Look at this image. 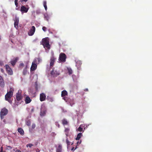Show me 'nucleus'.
Returning a JSON list of instances; mask_svg holds the SVG:
<instances>
[{
  "label": "nucleus",
  "mask_w": 152,
  "mask_h": 152,
  "mask_svg": "<svg viewBox=\"0 0 152 152\" xmlns=\"http://www.w3.org/2000/svg\"><path fill=\"white\" fill-rule=\"evenodd\" d=\"M3 152V148L2 147H1V151H0V152Z\"/></svg>",
  "instance_id": "58836bf2"
},
{
  "label": "nucleus",
  "mask_w": 152,
  "mask_h": 152,
  "mask_svg": "<svg viewBox=\"0 0 152 152\" xmlns=\"http://www.w3.org/2000/svg\"><path fill=\"white\" fill-rule=\"evenodd\" d=\"M56 60V58L55 57L54 53L52 52V55L50 60V68H52L54 65Z\"/></svg>",
  "instance_id": "7ed1b4c3"
},
{
  "label": "nucleus",
  "mask_w": 152,
  "mask_h": 152,
  "mask_svg": "<svg viewBox=\"0 0 152 152\" xmlns=\"http://www.w3.org/2000/svg\"><path fill=\"white\" fill-rule=\"evenodd\" d=\"M66 142L67 145H69L70 144V142L68 140L67 137H66Z\"/></svg>",
  "instance_id": "cd10ccee"
},
{
  "label": "nucleus",
  "mask_w": 152,
  "mask_h": 152,
  "mask_svg": "<svg viewBox=\"0 0 152 152\" xmlns=\"http://www.w3.org/2000/svg\"><path fill=\"white\" fill-rule=\"evenodd\" d=\"M86 91H88V89H86Z\"/></svg>",
  "instance_id": "8fccbe9b"
},
{
  "label": "nucleus",
  "mask_w": 152,
  "mask_h": 152,
  "mask_svg": "<svg viewBox=\"0 0 152 152\" xmlns=\"http://www.w3.org/2000/svg\"><path fill=\"white\" fill-rule=\"evenodd\" d=\"M15 4L16 7H18V2H15Z\"/></svg>",
  "instance_id": "ea45409f"
},
{
  "label": "nucleus",
  "mask_w": 152,
  "mask_h": 152,
  "mask_svg": "<svg viewBox=\"0 0 152 152\" xmlns=\"http://www.w3.org/2000/svg\"><path fill=\"white\" fill-rule=\"evenodd\" d=\"M31 93L32 94V95L33 97H34L35 96V92H33L31 91Z\"/></svg>",
  "instance_id": "c756f323"
},
{
  "label": "nucleus",
  "mask_w": 152,
  "mask_h": 152,
  "mask_svg": "<svg viewBox=\"0 0 152 152\" xmlns=\"http://www.w3.org/2000/svg\"><path fill=\"white\" fill-rule=\"evenodd\" d=\"M16 99L18 101L20 100L22 98V96L20 94L17 93L16 95Z\"/></svg>",
  "instance_id": "dca6fc26"
},
{
  "label": "nucleus",
  "mask_w": 152,
  "mask_h": 152,
  "mask_svg": "<svg viewBox=\"0 0 152 152\" xmlns=\"http://www.w3.org/2000/svg\"><path fill=\"white\" fill-rule=\"evenodd\" d=\"M18 60V57H16L11 60L10 61V62L12 66H14Z\"/></svg>",
  "instance_id": "4468645a"
},
{
  "label": "nucleus",
  "mask_w": 152,
  "mask_h": 152,
  "mask_svg": "<svg viewBox=\"0 0 152 152\" xmlns=\"http://www.w3.org/2000/svg\"><path fill=\"white\" fill-rule=\"evenodd\" d=\"M20 66H22V67L24 66V64L23 63H20Z\"/></svg>",
  "instance_id": "4c0bfd02"
},
{
  "label": "nucleus",
  "mask_w": 152,
  "mask_h": 152,
  "mask_svg": "<svg viewBox=\"0 0 152 152\" xmlns=\"http://www.w3.org/2000/svg\"><path fill=\"white\" fill-rule=\"evenodd\" d=\"M35 88L37 90V81L35 82Z\"/></svg>",
  "instance_id": "7c9ffc66"
},
{
  "label": "nucleus",
  "mask_w": 152,
  "mask_h": 152,
  "mask_svg": "<svg viewBox=\"0 0 152 152\" xmlns=\"http://www.w3.org/2000/svg\"><path fill=\"white\" fill-rule=\"evenodd\" d=\"M3 65V62L2 61H0V65L2 66Z\"/></svg>",
  "instance_id": "473e14b6"
},
{
  "label": "nucleus",
  "mask_w": 152,
  "mask_h": 152,
  "mask_svg": "<svg viewBox=\"0 0 152 152\" xmlns=\"http://www.w3.org/2000/svg\"><path fill=\"white\" fill-rule=\"evenodd\" d=\"M7 149L10 150L12 148L10 146H7Z\"/></svg>",
  "instance_id": "e433bc0d"
},
{
  "label": "nucleus",
  "mask_w": 152,
  "mask_h": 152,
  "mask_svg": "<svg viewBox=\"0 0 152 152\" xmlns=\"http://www.w3.org/2000/svg\"><path fill=\"white\" fill-rule=\"evenodd\" d=\"M36 126L35 125V124H33L32 125V127L33 129H34Z\"/></svg>",
  "instance_id": "c9c22d12"
},
{
  "label": "nucleus",
  "mask_w": 152,
  "mask_h": 152,
  "mask_svg": "<svg viewBox=\"0 0 152 152\" xmlns=\"http://www.w3.org/2000/svg\"><path fill=\"white\" fill-rule=\"evenodd\" d=\"M37 65L34 63L32 62L31 67V72H32L35 70L37 68Z\"/></svg>",
  "instance_id": "f8f14e48"
},
{
  "label": "nucleus",
  "mask_w": 152,
  "mask_h": 152,
  "mask_svg": "<svg viewBox=\"0 0 152 152\" xmlns=\"http://www.w3.org/2000/svg\"><path fill=\"white\" fill-rule=\"evenodd\" d=\"M15 22L14 23V27L16 29L18 28V23L19 22V18L16 16L14 20Z\"/></svg>",
  "instance_id": "0eeeda50"
},
{
  "label": "nucleus",
  "mask_w": 152,
  "mask_h": 152,
  "mask_svg": "<svg viewBox=\"0 0 152 152\" xmlns=\"http://www.w3.org/2000/svg\"><path fill=\"white\" fill-rule=\"evenodd\" d=\"M3 121H4V122H5V120H3Z\"/></svg>",
  "instance_id": "3c124183"
},
{
  "label": "nucleus",
  "mask_w": 152,
  "mask_h": 152,
  "mask_svg": "<svg viewBox=\"0 0 152 152\" xmlns=\"http://www.w3.org/2000/svg\"><path fill=\"white\" fill-rule=\"evenodd\" d=\"M18 0H15V2H18Z\"/></svg>",
  "instance_id": "a18cd8bd"
},
{
  "label": "nucleus",
  "mask_w": 152,
  "mask_h": 152,
  "mask_svg": "<svg viewBox=\"0 0 152 152\" xmlns=\"http://www.w3.org/2000/svg\"><path fill=\"white\" fill-rule=\"evenodd\" d=\"M83 128L81 127V126H80L79 127L78 129V131L81 132L83 131Z\"/></svg>",
  "instance_id": "bb28decb"
},
{
  "label": "nucleus",
  "mask_w": 152,
  "mask_h": 152,
  "mask_svg": "<svg viewBox=\"0 0 152 152\" xmlns=\"http://www.w3.org/2000/svg\"><path fill=\"white\" fill-rule=\"evenodd\" d=\"M51 74L54 77H56L59 75L60 74L57 71L53 69L51 72Z\"/></svg>",
  "instance_id": "1a4fd4ad"
},
{
  "label": "nucleus",
  "mask_w": 152,
  "mask_h": 152,
  "mask_svg": "<svg viewBox=\"0 0 152 152\" xmlns=\"http://www.w3.org/2000/svg\"><path fill=\"white\" fill-rule=\"evenodd\" d=\"M81 141H80V142H79V141H78V142H77V145H78V143H79V144H80V143H81Z\"/></svg>",
  "instance_id": "79ce46f5"
},
{
  "label": "nucleus",
  "mask_w": 152,
  "mask_h": 152,
  "mask_svg": "<svg viewBox=\"0 0 152 152\" xmlns=\"http://www.w3.org/2000/svg\"><path fill=\"white\" fill-rule=\"evenodd\" d=\"M32 146H33V145L31 144H29L26 145V147H29L30 148H31Z\"/></svg>",
  "instance_id": "c85d7f7f"
},
{
  "label": "nucleus",
  "mask_w": 152,
  "mask_h": 152,
  "mask_svg": "<svg viewBox=\"0 0 152 152\" xmlns=\"http://www.w3.org/2000/svg\"><path fill=\"white\" fill-rule=\"evenodd\" d=\"M63 99L65 101H66V97H65L64 96H63Z\"/></svg>",
  "instance_id": "c03bdc74"
},
{
  "label": "nucleus",
  "mask_w": 152,
  "mask_h": 152,
  "mask_svg": "<svg viewBox=\"0 0 152 152\" xmlns=\"http://www.w3.org/2000/svg\"><path fill=\"white\" fill-rule=\"evenodd\" d=\"M70 129L69 128H65V132L66 135V137H67V136L68 135L69 133V132Z\"/></svg>",
  "instance_id": "a211bd4d"
},
{
  "label": "nucleus",
  "mask_w": 152,
  "mask_h": 152,
  "mask_svg": "<svg viewBox=\"0 0 152 152\" xmlns=\"http://www.w3.org/2000/svg\"><path fill=\"white\" fill-rule=\"evenodd\" d=\"M67 92L66 90H63L61 92V96L62 97H63V96H67Z\"/></svg>",
  "instance_id": "f3484780"
},
{
  "label": "nucleus",
  "mask_w": 152,
  "mask_h": 152,
  "mask_svg": "<svg viewBox=\"0 0 152 152\" xmlns=\"http://www.w3.org/2000/svg\"><path fill=\"white\" fill-rule=\"evenodd\" d=\"M6 70L8 73L10 75H12L13 74V72L12 69L8 65H6Z\"/></svg>",
  "instance_id": "6e6552de"
},
{
  "label": "nucleus",
  "mask_w": 152,
  "mask_h": 152,
  "mask_svg": "<svg viewBox=\"0 0 152 152\" xmlns=\"http://www.w3.org/2000/svg\"><path fill=\"white\" fill-rule=\"evenodd\" d=\"M67 69L68 71V73L69 75H71L72 73V71L71 68H67Z\"/></svg>",
  "instance_id": "b1692460"
},
{
  "label": "nucleus",
  "mask_w": 152,
  "mask_h": 152,
  "mask_svg": "<svg viewBox=\"0 0 152 152\" xmlns=\"http://www.w3.org/2000/svg\"><path fill=\"white\" fill-rule=\"evenodd\" d=\"M44 31H45V29H42Z\"/></svg>",
  "instance_id": "de8ad7c7"
},
{
  "label": "nucleus",
  "mask_w": 152,
  "mask_h": 152,
  "mask_svg": "<svg viewBox=\"0 0 152 152\" xmlns=\"http://www.w3.org/2000/svg\"><path fill=\"white\" fill-rule=\"evenodd\" d=\"M27 1H28V0H21V1H22V2H23V1L26 2Z\"/></svg>",
  "instance_id": "37998d69"
},
{
  "label": "nucleus",
  "mask_w": 152,
  "mask_h": 152,
  "mask_svg": "<svg viewBox=\"0 0 152 152\" xmlns=\"http://www.w3.org/2000/svg\"><path fill=\"white\" fill-rule=\"evenodd\" d=\"M66 56L65 54L64 53H61L60 54L58 60L60 62H64L66 61Z\"/></svg>",
  "instance_id": "20e7f679"
},
{
  "label": "nucleus",
  "mask_w": 152,
  "mask_h": 152,
  "mask_svg": "<svg viewBox=\"0 0 152 152\" xmlns=\"http://www.w3.org/2000/svg\"><path fill=\"white\" fill-rule=\"evenodd\" d=\"M62 151V146L59 145L56 149V152H61Z\"/></svg>",
  "instance_id": "aec40b11"
},
{
  "label": "nucleus",
  "mask_w": 152,
  "mask_h": 152,
  "mask_svg": "<svg viewBox=\"0 0 152 152\" xmlns=\"http://www.w3.org/2000/svg\"><path fill=\"white\" fill-rule=\"evenodd\" d=\"M34 111V109L32 108L31 109V112H33Z\"/></svg>",
  "instance_id": "49530a36"
},
{
  "label": "nucleus",
  "mask_w": 152,
  "mask_h": 152,
  "mask_svg": "<svg viewBox=\"0 0 152 152\" xmlns=\"http://www.w3.org/2000/svg\"><path fill=\"white\" fill-rule=\"evenodd\" d=\"M27 72V71L26 70V68H25L23 69V74L24 75H25L26 74Z\"/></svg>",
  "instance_id": "a878e982"
},
{
  "label": "nucleus",
  "mask_w": 152,
  "mask_h": 152,
  "mask_svg": "<svg viewBox=\"0 0 152 152\" xmlns=\"http://www.w3.org/2000/svg\"><path fill=\"white\" fill-rule=\"evenodd\" d=\"M47 99L50 102H52L53 101V98L52 97H49L48 96L47 97Z\"/></svg>",
  "instance_id": "393cba45"
},
{
  "label": "nucleus",
  "mask_w": 152,
  "mask_h": 152,
  "mask_svg": "<svg viewBox=\"0 0 152 152\" xmlns=\"http://www.w3.org/2000/svg\"><path fill=\"white\" fill-rule=\"evenodd\" d=\"M41 44L46 50H49L50 49L49 39L48 37L43 38L42 40Z\"/></svg>",
  "instance_id": "f03ea898"
},
{
  "label": "nucleus",
  "mask_w": 152,
  "mask_h": 152,
  "mask_svg": "<svg viewBox=\"0 0 152 152\" xmlns=\"http://www.w3.org/2000/svg\"><path fill=\"white\" fill-rule=\"evenodd\" d=\"M28 10V9L26 7L24 6H22L20 7V11L22 12H27Z\"/></svg>",
  "instance_id": "9b49d317"
},
{
  "label": "nucleus",
  "mask_w": 152,
  "mask_h": 152,
  "mask_svg": "<svg viewBox=\"0 0 152 152\" xmlns=\"http://www.w3.org/2000/svg\"><path fill=\"white\" fill-rule=\"evenodd\" d=\"M15 152H21V151L19 150H17Z\"/></svg>",
  "instance_id": "a19ab883"
},
{
  "label": "nucleus",
  "mask_w": 152,
  "mask_h": 152,
  "mask_svg": "<svg viewBox=\"0 0 152 152\" xmlns=\"http://www.w3.org/2000/svg\"><path fill=\"white\" fill-rule=\"evenodd\" d=\"M31 101V99L28 96H26L25 99V102L26 103H29Z\"/></svg>",
  "instance_id": "412c9836"
},
{
  "label": "nucleus",
  "mask_w": 152,
  "mask_h": 152,
  "mask_svg": "<svg viewBox=\"0 0 152 152\" xmlns=\"http://www.w3.org/2000/svg\"><path fill=\"white\" fill-rule=\"evenodd\" d=\"M46 96L44 93H42L40 95V100L42 102L45 100Z\"/></svg>",
  "instance_id": "9d476101"
},
{
  "label": "nucleus",
  "mask_w": 152,
  "mask_h": 152,
  "mask_svg": "<svg viewBox=\"0 0 152 152\" xmlns=\"http://www.w3.org/2000/svg\"><path fill=\"white\" fill-rule=\"evenodd\" d=\"M82 136V134L81 133H79L77 136V137L76 138V140H79L81 137Z\"/></svg>",
  "instance_id": "5701e85b"
},
{
  "label": "nucleus",
  "mask_w": 152,
  "mask_h": 152,
  "mask_svg": "<svg viewBox=\"0 0 152 152\" xmlns=\"http://www.w3.org/2000/svg\"><path fill=\"white\" fill-rule=\"evenodd\" d=\"M0 86L1 87H4V80L1 76H0Z\"/></svg>",
  "instance_id": "2eb2a0df"
},
{
  "label": "nucleus",
  "mask_w": 152,
  "mask_h": 152,
  "mask_svg": "<svg viewBox=\"0 0 152 152\" xmlns=\"http://www.w3.org/2000/svg\"><path fill=\"white\" fill-rule=\"evenodd\" d=\"M14 91V90L13 88H10L9 91H7L5 96V100L7 101L11 104L12 103V100L11 98L13 96Z\"/></svg>",
  "instance_id": "f257e3e1"
},
{
  "label": "nucleus",
  "mask_w": 152,
  "mask_h": 152,
  "mask_svg": "<svg viewBox=\"0 0 152 152\" xmlns=\"http://www.w3.org/2000/svg\"><path fill=\"white\" fill-rule=\"evenodd\" d=\"M40 60L39 59V60H38V61H39V62L40 61Z\"/></svg>",
  "instance_id": "09e8293b"
},
{
  "label": "nucleus",
  "mask_w": 152,
  "mask_h": 152,
  "mask_svg": "<svg viewBox=\"0 0 152 152\" xmlns=\"http://www.w3.org/2000/svg\"><path fill=\"white\" fill-rule=\"evenodd\" d=\"M58 126L59 127V125H58Z\"/></svg>",
  "instance_id": "603ef678"
},
{
  "label": "nucleus",
  "mask_w": 152,
  "mask_h": 152,
  "mask_svg": "<svg viewBox=\"0 0 152 152\" xmlns=\"http://www.w3.org/2000/svg\"><path fill=\"white\" fill-rule=\"evenodd\" d=\"M26 124L28 126H29L30 125V121H28L27 122V123H26Z\"/></svg>",
  "instance_id": "2f4dec72"
},
{
  "label": "nucleus",
  "mask_w": 152,
  "mask_h": 152,
  "mask_svg": "<svg viewBox=\"0 0 152 152\" xmlns=\"http://www.w3.org/2000/svg\"><path fill=\"white\" fill-rule=\"evenodd\" d=\"M35 27L34 26H32L31 27V28L30 30L28 31V35L29 36L33 35L34 34L35 31Z\"/></svg>",
  "instance_id": "423d86ee"
},
{
  "label": "nucleus",
  "mask_w": 152,
  "mask_h": 152,
  "mask_svg": "<svg viewBox=\"0 0 152 152\" xmlns=\"http://www.w3.org/2000/svg\"><path fill=\"white\" fill-rule=\"evenodd\" d=\"M47 110L46 108L44 106H42L41 109L40 115L41 117L45 116L47 112Z\"/></svg>",
  "instance_id": "39448f33"
},
{
  "label": "nucleus",
  "mask_w": 152,
  "mask_h": 152,
  "mask_svg": "<svg viewBox=\"0 0 152 152\" xmlns=\"http://www.w3.org/2000/svg\"><path fill=\"white\" fill-rule=\"evenodd\" d=\"M8 110L5 108H4L1 110L0 114L4 115H6L8 113Z\"/></svg>",
  "instance_id": "ddd939ff"
},
{
  "label": "nucleus",
  "mask_w": 152,
  "mask_h": 152,
  "mask_svg": "<svg viewBox=\"0 0 152 152\" xmlns=\"http://www.w3.org/2000/svg\"><path fill=\"white\" fill-rule=\"evenodd\" d=\"M18 132L19 133L22 135H23L24 134V132L23 130L21 128H19L18 129Z\"/></svg>",
  "instance_id": "6ab92c4d"
},
{
  "label": "nucleus",
  "mask_w": 152,
  "mask_h": 152,
  "mask_svg": "<svg viewBox=\"0 0 152 152\" xmlns=\"http://www.w3.org/2000/svg\"><path fill=\"white\" fill-rule=\"evenodd\" d=\"M0 116H1V119H2L4 118V115H2V114H0Z\"/></svg>",
  "instance_id": "f704fd0d"
},
{
  "label": "nucleus",
  "mask_w": 152,
  "mask_h": 152,
  "mask_svg": "<svg viewBox=\"0 0 152 152\" xmlns=\"http://www.w3.org/2000/svg\"><path fill=\"white\" fill-rule=\"evenodd\" d=\"M77 148V146L75 148L74 147H73L71 149V150L72 151H74Z\"/></svg>",
  "instance_id": "72a5a7b5"
},
{
  "label": "nucleus",
  "mask_w": 152,
  "mask_h": 152,
  "mask_svg": "<svg viewBox=\"0 0 152 152\" xmlns=\"http://www.w3.org/2000/svg\"><path fill=\"white\" fill-rule=\"evenodd\" d=\"M62 124L63 125H67L68 124V122L66 119H63L62 120Z\"/></svg>",
  "instance_id": "4be33fe9"
}]
</instances>
